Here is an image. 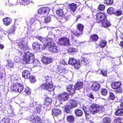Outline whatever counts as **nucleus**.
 Wrapping results in <instances>:
<instances>
[{"label": "nucleus", "mask_w": 123, "mask_h": 123, "mask_svg": "<svg viewBox=\"0 0 123 123\" xmlns=\"http://www.w3.org/2000/svg\"><path fill=\"white\" fill-rule=\"evenodd\" d=\"M95 16L97 22L101 23L102 27L107 28L111 25V23L107 19L106 14L105 13L98 12L96 14Z\"/></svg>", "instance_id": "obj_1"}, {"label": "nucleus", "mask_w": 123, "mask_h": 123, "mask_svg": "<svg viewBox=\"0 0 123 123\" xmlns=\"http://www.w3.org/2000/svg\"><path fill=\"white\" fill-rule=\"evenodd\" d=\"M22 61L25 64H32L36 65L38 63V61L35 59L34 55L29 51L25 52L23 56Z\"/></svg>", "instance_id": "obj_2"}, {"label": "nucleus", "mask_w": 123, "mask_h": 123, "mask_svg": "<svg viewBox=\"0 0 123 123\" xmlns=\"http://www.w3.org/2000/svg\"><path fill=\"white\" fill-rule=\"evenodd\" d=\"M45 78L46 84H42L40 87L41 89H47L49 91H53L54 88L53 87V85L52 82L50 77H46Z\"/></svg>", "instance_id": "obj_3"}, {"label": "nucleus", "mask_w": 123, "mask_h": 123, "mask_svg": "<svg viewBox=\"0 0 123 123\" xmlns=\"http://www.w3.org/2000/svg\"><path fill=\"white\" fill-rule=\"evenodd\" d=\"M104 108L94 104H92L90 107L89 111L92 114L101 113L104 111Z\"/></svg>", "instance_id": "obj_4"}, {"label": "nucleus", "mask_w": 123, "mask_h": 123, "mask_svg": "<svg viewBox=\"0 0 123 123\" xmlns=\"http://www.w3.org/2000/svg\"><path fill=\"white\" fill-rule=\"evenodd\" d=\"M76 28L78 30L80 31V32L79 33L77 31L74 30L72 31V32L74 35L78 37L80 35L83 34L84 26L82 24L78 23L77 25Z\"/></svg>", "instance_id": "obj_5"}, {"label": "nucleus", "mask_w": 123, "mask_h": 123, "mask_svg": "<svg viewBox=\"0 0 123 123\" xmlns=\"http://www.w3.org/2000/svg\"><path fill=\"white\" fill-rule=\"evenodd\" d=\"M68 63L69 64L74 66V68L76 69H79L81 66V63L80 60L77 61L73 57L69 58Z\"/></svg>", "instance_id": "obj_6"}, {"label": "nucleus", "mask_w": 123, "mask_h": 123, "mask_svg": "<svg viewBox=\"0 0 123 123\" xmlns=\"http://www.w3.org/2000/svg\"><path fill=\"white\" fill-rule=\"evenodd\" d=\"M121 84L120 82H113L111 84V86L113 89H117L116 92L121 93L122 92V89L121 87Z\"/></svg>", "instance_id": "obj_7"}, {"label": "nucleus", "mask_w": 123, "mask_h": 123, "mask_svg": "<svg viewBox=\"0 0 123 123\" xmlns=\"http://www.w3.org/2000/svg\"><path fill=\"white\" fill-rule=\"evenodd\" d=\"M50 9L48 7H42L40 8L38 11L39 14L41 15H44L45 14H48L50 12Z\"/></svg>", "instance_id": "obj_8"}, {"label": "nucleus", "mask_w": 123, "mask_h": 123, "mask_svg": "<svg viewBox=\"0 0 123 123\" xmlns=\"http://www.w3.org/2000/svg\"><path fill=\"white\" fill-rule=\"evenodd\" d=\"M31 119L30 120L33 123H42L41 119L37 116H36L35 114H33L30 116Z\"/></svg>", "instance_id": "obj_9"}, {"label": "nucleus", "mask_w": 123, "mask_h": 123, "mask_svg": "<svg viewBox=\"0 0 123 123\" xmlns=\"http://www.w3.org/2000/svg\"><path fill=\"white\" fill-rule=\"evenodd\" d=\"M78 7L77 4L72 3L68 4V8L70 11L74 12L76 11Z\"/></svg>", "instance_id": "obj_10"}, {"label": "nucleus", "mask_w": 123, "mask_h": 123, "mask_svg": "<svg viewBox=\"0 0 123 123\" xmlns=\"http://www.w3.org/2000/svg\"><path fill=\"white\" fill-rule=\"evenodd\" d=\"M18 79H14L13 80V84H12L11 87V90L13 92H17V88L18 87V85H19V83H16V82L17 81Z\"/></svg>", "instance_id": "obj_11"}, {"label": "nucleus", "mask_w": 123, "mask_h": 123, "mask_svg": "<svg viewBox=\"0 0 123 123\" xmlns=\"http://www.w3.org/2000/svg\"><path fill=\"white\" fill-rule=\"evenodd\" d=\"M18 47L20 49H25L27 47V44L24 40L20 41L18 43Z\"/></svg>", "instance_id": "obj_12"}, {"label": "nucleus", "mask_w": 123, "mask_h": 123, "mask_svg": "<svg viewBox=\"0 0 123 123\" xmlns=\"http://www.w3.org/2000/svg\"><path fill=\"white\" fill-rule=\"evenodd\" d=\"M33 49L35 51H38L41 49V45L40 43L37 42H33L32 45Z\"/></svg>", "instance_id": "obj_13"}, {"label": "nucleus", "mask_w": 123, "mask_h": 123, "mask_svg": "<svg viewBox=\"0 0 123 123\" xmlns=\"http://www.w3.org/2000/svg\"><path fill=\"white\" fill-rule=\"evenodd\" d=\"M4 24L6 26H8L10 25L12 21V19L9 17H7L4 18L3 19Z\"/></svg>", "instance_id": "obj_14"}, {"label": "nucleus", "mask_w": 123, "mask_h": 123, "mask_svg": "<svg viewBox=\"0 0 123 123\" xmlns=\"http://www.w3.org/2000/svg\"><path fill=\"white\" fill-rule=\"evenodd\" d=\"M99 37L98 36L95 34L91 35L90 37V40L91 42H96L98 40Z\"/></svg>", "instance_id": "obj_15"}, {"label": "nucleus", "mask_w": 123, "mask_h": 123, "mask_svg": "<svg viewBox=\"0 0 123 123\" xmlns=\"http://www.w3.org/2000/svg\"><path fill=\"white\" fill-rule=\"evenodd\" d=\"M42 62L45 64H48L52 62V59L45 56L43 57L42 60Z\"/></svg>", "instance_id": "obj_16"}, {"label": "nucleus", "mask_w": 123, "mask_h": 123, "mask_svg": "<svg viewBox=\"0 0 123 123\" xmlns=\"http://www.w3.org/2000/svg\"><path fill=\"white\" fill-rule=\"evenodd\" d=\"M62 45L66 46L70 45L69 39L65 37H62Z\"/></svg>", "instance_id": "obj_17"}, {"label": "nucleus", "mask_w": 123, "mask_h": 123, "mask_svg": "<svg viewBox=\"0 0 123 123\" xmlns=\"http://www.w3.org/2000/svg\"><path fill=\"white\" fill-rule=\"evenodd\" d=\"M90 62L88 59L86 57H83L82 58L80 61L81 64L84 66H86Z\"/></svg>", "instance_id": "obj_18"}, {"label": "nucleus", "mask_w": 123, "mask_h": 123, "mask_svg": "<svg viewBox=\"0 0 123 123\" xmlns=\"http://www.w3.org/2000/svg\"><path fill=\"white\" fill-rule=\"evenodd\" d=\"M100 87V85L97 82H94L91 86L92 89L94 91H96L98 90Z\"/></svg>", "instance_id": "obj_19"}, {"label": "nucleus", "mask_w": 123, "mask_h": 123, "mask_svg": "<svg viewBox=\"0 0 123 123\" xmlns=\"http://www.w3.org/2000/svg\"><path fill=\"white\" fill-rule=\"evenodd\" d=\"M49 51L52 53H55L57 51V47L55 45H51L48 48Z\"/></svg>", "instance_id": "obj_20"}, {"label": "nucleus", "mask_w": 123, "mask_h": 123, "mask_svg": "<svg viewBox=\"0 0 123 123\" xmlns=\"http://www.w3.org/2000/svg\"><path fill=\"white\" fill-rule=\"evenodd\" d=\"M35 37L43 43L46 42L48 41L49 40V39L46 37H43L39 36H36Z\"/></svg>", "instance_id": "obj_21"}, {"label": "nucleus", "mask_w": 123, "mask_h": 123, "mask_svg": "<svg viewBox=\"0 0 123 123\" xmlns=\"http://www.w3.org/2000/svg\"><path fill=\"white\" fill-rule=\"evenodd\" d=\"M74 104V106H73L72 105L71 106H70L69 105H67L66 106L64 109L65 111L67 113H70V110L73 108H74L75 106H76V103H75Z\"/></svg>", "instance_id": "obj_22"}, {"label": "nucleus", "mask_w": 123, "mask_h": 123, "mask_svg": "<svg viewBox=\"0 0 123 123\" xmlns=\"http://www.w3.org/2000/svg\"><path fill=\"white\" fill-rule=\"evenodd\" d=\"M83 83L81 82H77L74 86V88L77 90H80L83 87Z\"/></svg>", "instance_id": "obj_23"}, {"label": "nucleus", "mask_w": 123, "mask_h": 123, "mask_svg": "<svg viewBox=\"0 0 123 123\" xmlns=\"http://www.w3.org/2000/svg\"><path fill=\"white\" fill-rule=\"evenodd\" d=\"M107 43L106 41L102 40L99 43V46L101 48H103L107 45Z\"/></svg>", "instance_id": "obj_24"}, {"label": "nucleus", "mask_w": 123, "mask_h": 123, "mask_svg": "<svg viewBox=\"0 0 123 123\" xmlns=\"http://www.w3.org/2000/svg\"><path fill=\"white\" fill-rule=\"evenodd\" d=\"M73 85H70L68 86L67 87V91L70 92L71 94H73L75 92L74 89L73 88Z\"/></svg>", "instance_id": "obj_25"}, {"label": "nucleus", "mask_w": 123, "mask_h": 123, "mask_svg": "<svg viewBox=\"0 0 123 123\" xmlns=\"http://www.w3.org/2000/svg\"><path fill=\"white\" fill-rule=\"evenodd\" d=\"M115 12V9L112 7L109 8L107 10V13L110 14H114Z\"/></svg>", "instance_id": "obj_26"}, {"label": "nucleus", "mask_w": 123, "mask_h": 123, "mask_svg": "<svg viewBox=\"0 0 123 123\" xmlns=\"http://www.w3.org/2000/svg\"><path fill=\"white\" fill-rule=\"evenodd\" d=\"M22 74L23 77H30V73L27 70H24L22 72Z\"/></svg>", "instance_id": "obj_27"}, {"label": "nucleus", "mask_w": 123, "mask_h": 123, "mask_svg": "<svg viewBox=\"0 0 123 123\" xmlns=\"http://www.w3.org/2000/svg\"><path fill=\"white\" fill-rule=\"evenodd\" d=\"M56 14L58 16V17H57V19L60 22L61 21V18H59L62 17V9H59L56 10Z\"/></svg>", "instance_id": "obj_28"}, {"label": "nucleus", "mask_w": 123, "mask_h": 123, "mask_svg": "<svg viewBox=\"0 0 123 123\" xmlns=\"http://www.w3.org/2000/svg\"><path fill=\"white\" fill-rule=\"evenodd\" d=\"M60 113V111L58 109H55L52 111V115L54 117L57 116Z\"/></svg>", "instance_id": "obj_29"}, {"label": "nucleus", "mask_w": 123, "mask_h": 123, "mask_svg": "<svg viewBox=\"0 0 123 123\" xmlns=\"http://www.w3.org/2000/svg\"><path fill=\"white\" fill-rule=\"evenodd\" d=\"M75 113L76 115L78 117L81 116L83 114L82 111L79 109H77L75 110Z\"/></svg>", "instance_id": "obj_30"}, {"label": "nucleus", "mask_w": 123, "mask_h": 123, "mask_svg": "<svg viewBox=\"0 0 123 123\" xmlns=\"http://www.w3.org/2000/svg\"><path fill=\"white\" fill-rule=\"evenodd\" d=\"M67 121L69 122H73L74 120V117L72 115L68 116L67 117Z\"/></svg>", "instance_id": "obj_31"}, {"label": "nucleus", "mask_w": 123, "mask_h": 123, "mask_svg": "<svg viewBox=\"0 0 123 123\" xmlns=\"http://www.w3.org/2000/svg\"><path fill=\"white\" fill-rule=\"evenodd\" d=\"M18 87L17 88V92H21L24 89V87L23 85L19 83V85H18Z\"/></svg>", "instance_id": "obj_32"}, {"label": "nucleus", "mask_w": 123, "mask_h": 123, "mask_svg": "<svg viewBox=\"0 0 123 123\" xmlns=\"http://www.w3.org/2000/svg\"><path fill=\"white\" fill-rule=\"evenodd\" d=\"M52 43L51 42H48L46 44H44L42 47V49H44L50 45H51Z\"/></svg>", "instance_id": "obj_33"}, {"label": "nucleus", "mask_w": 123, "mask_h": 123, "mask_svg": "<svg viewBox=\"0 0 123 123\" xmlns=\"http://www.w3.org/2000/svg\"><path fill=\"white\" fill-rule=\"evenodd\" d=\"M101 74L103 76L106 77L107 76V74L108 71L106 69H103L101 70Z\"/></svg>", "instance_id": "obj_34"}, {"label": "nucleus", "mask_w": 123, "mask_h": 123, "mask_svg": "<svg viewBox=\"0 0 123 123\" xmlns=\"http://www.w3.org/2000/svg\"><path fill=\"white\" fill-rule=\"evenodd\" d=\"M115 114L116 115L119 116L123 115V109H121L117 110Z\"/></svg>", "instance_id": "obj_35"}, {"label": "nucleus", "mask_w": 123, "mask_h": 123, "mask_svg": "<svg viewBox=\"0 0 123 123\" xmlns=\"http://www.w3.org/2000/svg\"><path fill=\"white\" fill-rule=\"evenodd\" d=\"M41 106L39 105H37L35 107V112L39 113L41 111Z\"/></svg>", "instance_id": "obj_36"}, {"label": "nucleus", "mask_w": 123, "mask_h": 123, "mask_svg": "<svg viewBox=\"0 0 123 123\" xmlns=\"http://www.w3.org/2000/svg\"><path fill=\"white\" fill-rule=\"evenodd\" d=\"M113 0H104V3L108 5H111L113 4Z\"/></svg>", "instance_id": "obj_37"}, {"label": "nucleus", "mask_w": 123, "mask_h": 123, "mask_svg": "<svg viewBox=\"0 0 123 123\" xmlns=\"http://www.w3.org/2000/svg\"><path fill=\"white\" fill-rule=\"evenodd\" d=\"M50 17L49 16H47L44 18V23H48L50 21Z\"/></svg>", "instance_id": "obj_38"}, {"label": "nucleus", "mask_w": 123, "mask_h": 123, "mask_svg": "<svg viewBox=\"0 0 123 123\" xmlns=\"http://www.w3.org/2000/svg\"><path fill=\"white\" fill-rule=\"evenodd\" d=\"M101 93L102 95L105 96L107 94V91L105 88H102L101 89Z\"/></svg>", "instance_id": "obj_39"}, {"label": "nucleus", "mask_w": 123, "mask_h": 123, "mask_svg": "<svg viewBox=\"0 0 123 123\" xmlns=\"http://www.w3.org/2000/svg\"><path fill=\"white\" fill-rule=\"evenodd\" d=\"M68 94L65 93L64 94H62V100L65 101L67 100L68 98Z\"/></svg>", "instance_id": "obj_40"}, {"label": "nucleus", "mask_w": 123, "mask_h": 123, "mask_svg": "<svg viewBox=\"0 0 123 123\" xmlns=\"http://www.w3.org/2000/svg\"><path fill=\"white\" fill-rule=\"evenodd\" d=\"M123 119L121 118H116L114 120V122L115 123H121L123 122Z\"/></svg>", "instance_id": "obj_41"}, {"label": "nucleus", "mask_w": 123, "mask_h": 123, "mask_svg": "<svg viewBox=\"0 0 123 123\" xmlns=\"http://www.w3.org/2000/svg\"><path fill=\"white\" fill-rule=\"evenodd\" d=\"M105 8V6L102 4H100L98 6V9L100 10H104Z\"/></svg>", "instance_id": "obj_42"}, {"label": "nucleus", "mask_w": 123, "mask_h": 123, "mask_svg": "<svg viewBox=\"0 0 123 123\" xmlns=\"http://www.w3.org/2000/svg\"><path fill=\"white\" fill-rule=\"evenodd\" d=\"M111 121L110 118L108 117L104 118L103 120L104 123H109Z\"/></svg>", "instance_id": "obj_43"}, {"label": "nucleus", "mask_w": 123, "mask_h": 123, "mask_svg": "<svg viewBox=\"0 0 123 123\" xmlns=\"http://www.w3.org/2000/svg\"><path fill=\"white\" fill-rule=\"evenodd\" d=\"M25 92L27 95H29L31 94V90L28 87H27L25 89Z\"/></svg>", "instance_id": "obj_44"}, {"label": "nucleus", "mask_w": 123, "mask_h": 123, "mask_svg": "<svg viewBox=\"0 0 123 123\" xmlns=\"http://www.w3.org/2000/svg\"><path fill=\"white\" fill-rule=\"evenodd\" d=\"M109 99L112 100H114L115 99V96L114 94L112 92H111L110 94Z\"/></svg>", "instance_id": "obj_45"}, {"label": "nucleus", "mask_w": 123, "mask_h": 123, "mask_svg": "<svg viewBox=\"0 0 123 123\" xmlns=\"http://www.w3.org/2000/svg\"><path fill=\"white\" fill-rule=\"evenodd\" d=\"M9 120L8 118H5L3 119L1 121V123H9Z\"/></svg>", "instance_id": "obj_46"}, {"label": "nucleus", "mask_w": 123, "mask_h": 123, "mask_svg": "<svg viewBox=\"0 0 123 123\" xmlns=\"http://www.w3.org/2000/svg\"><path fill=\"white\" fill-rule=\"evenodd\" d=\"M83 109L86 114V118H87L88 116L89 115L88 112V111H87L86 108V107L85 106H83Z\"/></svg>", "instance_id": "obj_47"}, {"label": "nucleus", "mask_w": 123, "mask_h": 123, "mask_svg": "<svg viewBox=\"0 0 123 123\" xmlns=\"http://www.w3.org/2000/svg\"><path fill=\"white\" fill-rule=\"evenodd\" d=\"M69 102L71 105L70 106H72V105L73 106H74V105L75 104H74L75 103H76V106H75V107L77 106V104L76 102L75 101L72 100H70Z\"/></svg>", "instance_id": "obj_48"}, {"label": "nucleus", "mask_w": 123, "mask_h": 123, "mask_svg": "<svg viewBox=\"0 0 123 123\" xmlns=\"http://www.w3.org/2000/svg\"><path fill=\"white\" fill-rule=\"evenodd\" d=\"M114 14L117 16H119L122 14V12L121 11L118 10L117 11H115Z\"/></svg>", "instance_id": "obj_49"}, {"label": "nucleus", "mask_w": 123, "mask_h": 123, "mask_svg": "<svg viewBox=\"0 0 123 123\" xmlns=\"http://www.w3.org/2000/svg\"><path fill=\"white\" fill-rule=\"evenodd\" d=\"M22 0V4L25 6L27 5L29 1L30 0Z\"/></svg>", "instance_id": "obj_50"}, {"label": "nucleus", "mask_w": 123, "mask_h": 123, "mask_svg": "<svg viewBox=\"0 0 123 123\" xmlns=\"http://www.w3.org/2000/svg\"><path fill=\"white\" fill-rule=\"evenodd\" d=\"M76 51V49L74 48H70L68 50V52L69 53H73Z\"/></svg>", "instance_id": "obj_51"}, {"label": "nucleus", "mask_w": 123, "mask_h": 123, "mask_svg": "<svg viewBox=\"0 0 123 123\" xmlns=\"http://www.w3.org/2000/svg\"><path fill=\"white\" fill-rule=\"evenodd\" d=\"M30 80L31 82L32 83H33L36 81L35 77H28Z\"/></svg>", "instance_id": "obj_52"}, {"label": "nucleus", "mask_w": 123, "mask_h": 123, "mask_svg": "<svg viewBox=\"0 0 123 123\" xmlns=\"http://www.w3.org/2000/svg\"><path fill=\"white\" fill-rule=\"evenodd\" d=\"M46 101L47 102H48L50 104L52 101V99L51 98H46V99H45Z\"/></svg>", "instance_id": "obj_53"}, {"label": "nucleus", "mask_w": 123, "mask_h": 123, "mask_svg": "<svg viewBox=\"0 0 123 123\" xmlns=\"http://www.w3.org/2000/svg\"><path fill=\"white\" fill-rule=\"evenodd\" d=\"M14 60L15 62H18L19 61V58L18 57H16L14 59Z\"/></svg>", "instance_id": "obj_54"}, {"label": "nucleus", "mask_w": 123, "mask_h": 123, "mask_svg": "<svg viewBox=\"0 0 123 123\" xmlns=\"http://www.w3.org/2000/svg\"><path fill=\"white\" fill-rule=\"evenodd\" d=\"M67 61H66V59L62 60V64L63 65H67Z\"/></svg>", "instance_id": "obj_55"}, {"label": "nucleus", "mask_w": 123, "mask_h": 123, "mask_svg": "<svg viewBox=\"0 0 123 123\" xmlns=\"http://www.w3.org/2000/svg\"><path fill=\"white\" fill-rule=\"evenodd\" d=\"M119 45L121 46V47L123 48V41H121L119 43Z\"/></svg>", "instance_id": "obj_56"}, {"label": "nucleus", "mask_w": 123, "mask_h": 123, "mask_svg": "<svg viewBox=\"0 0 123 123\" xmlns=\"http://www.w3.org/2000/svg\"><path fill=\"white\" fill-rule=\"evenodd\" d=\"M89 96L90 98H91L92 99H93L94 97L93 96V95L92 93H91L90 94Z\"/></svg>", "instance_id": "obj_57"}, {"label": "nucleus", "mask_w": 123, "mask_h": 123, "mask_svg": "<svg viewBox=\"0 0 123 123\" xmlns=\"http://www.w3.org/2000/svg\"><path fill=\"white\" fill-rule=\"evenodd\" d=\"M120 37L122 40H123V34L121 33L119 35Z\"/></svg>", "instance_id": "obj_58"}, {"label": "nucleus", "mask_w": 123, "mask_h": 123, "mask_svg": "<svg viewBox=\"0 0 123 123\" xmlns=\"http://www.w3.org/2000/svg\"><path fill=\"white\" fill-rule=\"evenodd\" d=\"M12 64V63L11 62H8L7 65L10 67H11L12 66L11 64Z\"/></svg>", "instance_id": "obj_59"}, {"label": "nucleus", "mask_w": 123, "mask_h": 123, "mask_svg": "<svg viewBox=\"0 0 123 123\" xmlns=\"http://www.w3.org/2000/svg\"><path fill=\"white\" fill-rule=\"evenodd\" d=\"M22 110H25V111H26L28 109V108L27 107H25L23 108H22Z\"/></svg>", "instance_id": "obj_60"}, {"label": "nucleus", "mask_w": 123, "mask_h": 123, "mask_svg": "<svg viewBox=\"0 0 123 123\" xmlns=\"http://www.w3.org/2000/svg\"><path fill=\"white\" fill-rule=\"evenodd\" d=\"M81 16L80 15H79L77 17V18H76V22H77V21H78V19L80 18H81Z\"/></svg>", "instance_id": "obj_61"}, {"label": "nucleus", "mask_w": 123, "mask_h": 123, "mask_svg": "<svg viewBox=\"0 0 123 123\" xmlns=\"http://www.w3.org/2000/svg\"><path fill=\"white\" fill-rule=\"evenodd\" d=\"M120 107L121 109H123V102L121 103L120 105Z\"/></svg>", "instance_id": "obj_62"}, {"label": "nucleus", "mask_w": 123, "mask_h": 123, "mask_svg": "<svg viewBox=\"0 0 123 123\" xmlns=\"http://www.w3.org/2000/svg\"><path fill=\"white\" fill-rule=\"evenodd\" d=\"M4 47V45L2 44H0V48L2 49H3Z\"/></svg>", "instance_id": "obj_63"}, {"label": "nucleus", "mask_w": 123, "mask_h": 123, "mask_svg": "<svg viewBox=\"0 0 123 123\" xmlns=\"http://www.w3.org/2000/svg\"><path fill=\"white\" fill-rule=\"evenodd\" d=\"M66 70L65 69H62V72L63 73H66Z\"/></svg>", "instance_id": "obj_64"}]
</instances>
